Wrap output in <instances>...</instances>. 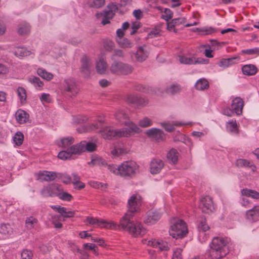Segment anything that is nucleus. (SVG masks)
<instances>
[{"instance_id": "e2e57ef3", "label": "nucleus", "mask_w": 259, "mask_h": 259, "mask_svg": "<svg viewBox=\"0 0 259 259\" xmlns=\"http://www.w3.org/2000/svg\"><path fill=\"white\" fill-rule=\"evenodd\" d=\"M172 23H174L176 26H179L181 24H184L186 22V19L185 17H181L175 18L172 20Z\"/></svg>"}, {"instance_id": "7c9ffc66", "label": "nucleus", "mask_w": 259, "mask_h": 259, "mask_svg": "<svg viewBox=\"0 0 259 259\" xmlns=\"http://www.w3.org/2000/svg\"><path fill=\"white\" fill-rule=\"evenodd\" d=\"M89 164L92 166H106L107 168L108 165L105 159L98 156H92V160L89 162Z\"/></svg>"}, {"instance_id": "e433bc0d", "label": "nucleus", "mask_w": 259, "mask_h": 259, "mask_svg": "<svg viewBox=\"0 0 259 259\" xmlns=\"http://www.w3.org/2000/svg\"><path fill=\"white\" fill-rule=\"evenodd\" d=\"M37 73L41 78L48 81L51 80L54 77V75L52 73L47 71L42 68H38L37 70Z\"/></svg>"}, {"instance_id": "5701e85b", "label": "nucleus", "mask_w": 259, "mask_h": 259, "mask_svg": "<svg viewBox=\"0 0 259 259\" xmlns=\"http://www.w3.org/2000/svg\"><path fill=\"white\" fill-rule=\"evenodd\" d=\"M64 83V91L70 93L71 94L70 96H73L77 94V89L74 79L72 78L65 79Z\"/></svg>"}, {"instance_id": "c03bdc74", "label": "nucleus", "mask_w": 259, "mask_h": 259, "mask_svg": "<svg viewBox=\"0 0 259 259\" xmlns=\"http://www.w3.org/2000/svg\"><path fill=\"white\" fill-rule=\"evenodd\" d=\"M38 223V220L33 217H30L26 219L25 224L28 229L33 228Z\"/></svg>"}, {"instance_id": "4be33fe9", "label": "nucleus", "mask_w": 259, "mask_h": 259, "mask_svg": "<svg viewBox=\"0 0 259 259\" xmlns=\"http://www.w3.org/2000/svg\"><path fill=\"white\" fill-rule=\"evenodd\" d=\"M164 166L163 161L158 158L153 159L150 163V170L152 174L159 173L162 169Z\"/></svg>"}, {"instance_id": "4d7b16f0", "label": "nucleus", "mask_w": 259, "mask_h": 259, "mask_svg": "<svg viewBox=\"0 0 259 259\" xmlns=\"http://www.w3.org/2000/svg\"><path fill=\"white\" fill-rule=\"evenodd\" d=\"M164 15H162L161 18L168 22L173 17V12L168 8H165L164 11Z\"/></svg>"}, {"instance_id": "6ab92c4d", "label": "nucleus", "mask_w": 259, "mask_h": 259, "mask_svg": "<svg viewBox=\"0 0 259 259\" xmlns=\"http://www.w3.org/2000/svg\"><path fill=\"white\" fill-rule=\"evenodd\" d=\"M80 71L84 73L85 76H88L90 73V68L92 65L91 58L86 55H83L80 59Z\"/></svg>"}, {"instance_id": "f704fd0d", "label": "nucleus", "mask_w": 259, "mask_h": 259, "mask_svg": "<svg viewBox=\"0 0 259 259\" xmlns=\"http://www.w3.org/2000/svg\"><path fill=\"white\" fill-rule=\"evenodd\" d=\"M179 153L175 149H171L167 154V158L169 162L171 163H175L178 160Z\"/></svg>"}, {"instance_id": "0e129e2a", "label": "nucleus", "mask_w": 259, "mask_h": 259, "mask_svg": "<svg viewBox=\"0 0 259 259\" xmlns=\"http://www.w3.org/2000/svg\"><path fill=\"white\" fill-rule=\"evenodd\" d=\"M182 249L181 248H177L174 250L172 259H182Z\"/></svg>"}, {"instance_id": "6e6d98bb", "label": "nucleus", "mask_w": 259, "mask_h": 259, "mask_svg": "<svg viewBox=\"0 0 259 259\" xmlns=\"http://www.w3.org/2000/svg\"><path fill=\"white\" fill-rule=\"evenodd\" d=\"M58 178L65 184H69L71 182V177L66 174H58Z\"/></svg>"}, {"instance_id": "680f3d73", "label": "nucleus", "mask_w": 259, "mask_h": 259, "mask_svg": "<svg viewBox=\"0 0 259 259\" xmlns=\"http://www.w3.org/2000/svg\"><path fill=\"white\" fill-rule=\"evenodd\" d=\"M64 211V212H63V213L61 214V216L65 218H72L74 216L75 213L74 211L68 210L66 207H65V210Z\"/></svg>"}, {"instance_id": "a211bd4d", "label": "nucleus", "mask_w": 259, "mask_h": 259, "mask_svg": "<svg viewBox=\"0 0 259 259\" xmlns=\"http://www.w3.org/2000/svg\"><path fill=\"white\" fill-rule=\"evenodd\" d=\"M126 101L137 106H144L148 104V100L138 95H130L126 98Z\"/></svg>"}, {"instance_id": "20e7f679", "label": "nucleus", "mask_w": 259, "mask_h": 259, "mask_svg": "<svg viewBox=\"0 0 259 259\" xmlns=\"http://www.w3.org/2000/svg\"><path fill=\"white\" fill-rule=\"evenodd\" d=\"M171 224L169 232L173 238H182L187 233V226L183 221L175 219Z\"/></svg>"}, {"instance_id": "ddd939ff", "label": "nucleus", "mask_w": 259, "mask_h": 259, "mask_svg": "<svg viewBox=\"0 0 259 259\" xmlns=\"http://www.w3.org/2000/svg\"><path fill=\"white\" fill-rule=\"evenodd\" d=\"M149 51L146 45L139 46L134 53L135 60L139 62H143L148 57Z\"/></svg>"}, {"instance_id": "de8ad7c7", "label": "nucleus", "mask_w": 259, "mask_h": 259, "mask_svg": "<svg viewBox=\"0 0 259 259\" xmlns=\"http://www.w3.org/2000/svg\"><path fill=\"white\" fill-rule=\"evenodd\" d=\"M57 196H58L60 199L67 201L71 200L72 198V196L70 194L63 192L62 189L60 187Z\"/></svg>"}, {"instance_id": "c756f323", "label": "nucleus", "mask_w": 259, "mask_h": 259, "mask_svg": "<svg viewBox=\"0 0 259 259\" xmlns=\"http://www.w3.org/2000/svg\"><path fill=\"white\" fill-rule=\"evenodd\" d=\"M239 60L238 57H232L228 59H222L218 63L220 67L223 68L228 67L236 63Z\"/></svg>"}, {"instance_id": "2eb2a0df", "label": "nucleus", "mask_w": 259, "mask_h": 259, "mask_svg": "<svg viewBox=\"0 0 259 259\" xmlns=\"http://www.w3.org/2000/svg\"><path fill=\"white\" fill-rule=\"evenodd\" d=\"M161 215L162 213L159 211L150 210L147 212L144 222L148 225L154 224L161 218Z\"/></svg>"}, {"instance_id": "864d4df0", "label": "nucleus", "mask_w": 259, "mask_h": 259, "mask_svg": "<svg viewBox=\"0 0 259 259\" xmlns=\"http://www.w3.org/2000/svg\"><path fill=\"white\" fill-rule=\"evenodd\" d=\"M236 165L238 166L251 167L253 164L251 162L243 159H238L236 161Z\"/></svg>"}, {"instance_id": "c85d7f7f", "label": "nucleus", "mask_w": 259, "mask_h": 259, "mask_svg": "<svg viewBox=\"0 0 259 259\" xmlns=\"http://www.w3.org/2000/svg\"><path fill=\"white\" fill-rule=\"evenodd\" d=\"M194 87L196 90L200 91H203L209 88V84L206 79L204 78H201L199 79L196 82Z\"/></svg>"}, {"instance_id": "4468645a", "label": "nucleus", "mask_w": 259, "mask_h": 259, "mask_svg": "<svg viewBox=\"0 0 259 259\" xmlns=\"http://www.w3.org/2000/svg\"><path fill=\"white\" fill-rule=\"evenodd\" d=\"M59 189L58 184H51L44 187L40 193L45 197L57 196Z\"/></svg>"}, {"instance_id": "c9c22d12", "label": "nucleus", "mask_w": 259, "mask_h": 259, "mask_svg": "<svg viewBox=\"0 0 259 259\" xmlns=\"http://www.w3.org/2000/svg\"><path fill=\"white\" fill-rule=\"evenodd\" d=\"M119 46L122 48H132L134 46V42L126 38H119L117 39Z\"/></svg>"}, {"instance_id": "f03ea898", "label": "nucleus", "mask_w": 259, "mask_h": 259, "mask_svg": "<svg viewBox=\"0 0 259 259\" xmlns=\"http://www.w3.org/2000/svg\"><path fill=\"white\" fill-rule=\"evenodd\" d=\"M139 166L134 161H123L118 165L109 164L108 169L117 176L124 178H132L138 171Z\"/></svg>"}, {"instance_id": "13d9d810", "label": "nucleus", "mask_w": 259, "mask_h": 259, "mask_svg": "<svg viewBox=\"0 0 259 259\" xmlns=\"http://www.w3.org/2000/svg\"><path fill=\"white\" fill-rule=\"evenodd\" d=\"M11 231V228L8 224H2L0 227V233L3 234H8Z\"/></svg>"}, {"instance_id": "79ce46f5", "label": "nucleus", "mask_w": 259, "mask_h": 259, "mask_svg": "<svg viewBox=\"0 0 259 259\" xmlns=\"http://www.w3.org/2000/svg\"><path fill=\"white\" fill-rule=\"evenodd\" d=\"M105 3V0H93L88 3L89 6L91 8L99 9L103 7Z\"/></svg>"}, {"instance_id": "2f4dec72", "label": "nucleus", "mask_w": 259, "mask_h": 259, "mask_svg": "<svg viewBox=\"0 0 259 259\" xmlns=\"http://www.w3.org/2000/svg\"><path fill=\"white\" fill-rule=\"evenodd\" d=\"M241 195L253 199H259V192L251 189L245 188L243 189L241 191Z\"/></svg>"}, {"instance_id": "72a5a7b5", "label": "nucleus", "mask_w": 259, "mask_h": 259, "mask_svg": "<svg viewBox=\"0 0 259 259\" xmlns=\"http://www.w3.org/2000/svg\"><path fill=\"white\" fill-rule=\"evenodd\" d=\"M67 149L71 155L72 154H80L81 152H83V148L81 142L77 144L71 145Z\"/></svg>"}, {"instance_id": "3c124183", "label": "nucleus", "mask_w": 259, "mask_h": 259, "mask_svg": "<svg viewBox=\"0 0 259 259\" xmlns=\"http://www.w3.org/2000/svg\"><path fill=\"white\" fill-rule=\"evenodd\" d=\"M139 124L143 127H147L153 124L152 120L148 117H144L139 121Z\"/></svg>"}, {"instance_id": "393cba45", "label": "nucleus", "mask_w": 259, "mask_h": 259, "mask_svg": "<svg viewBox=\"0 0 259 259\" xmlns=\"http://www.w3.org/2000/svg\"><path fill=\"white\" fill-rule=\"evenodd\" d=\"M246 219L250 222L259 221V206H254L252 209L246 211Z\"/></svg>"}, {"instance_id": "58836bf2", "label": "nucleus", "mask_w": 259, "mask_h": 259, "mask_svg": "<svg viewBox=\"0 0 259 259\" xmlns=\"http://www.w3.org/2000/svg\"><path fill=\"white\" fill-rule=\"evenodd\" d=\"M181 91V87L178 84H172L166 89V92L170 95L178 94Z\"/></svg>"}, {"instance_id": "412c9836", "label": "nucleus", "mask_w": 259, "mask_h": 259, "mask_svg": "<svg viewBox=\"0 0 259 259\" xmlns=\"http://www.w3.org/2000/svg\"><path fill=\"white\" fill-rule=\"evenodd\" d=\"M243 106L244 102L240 98L236 97L232 100L231 108L236 114L240 115L242 114Z\"/></svg>"}, {"instance_id": "7ed1b4c3", "label": "nucleus", "mask_w": 259, "mask_h": 259, "mask_svg": "<svg viewBox=\"0 0 259 259\" xmlns=\"http://www.w3.org/2000/svg\"><path fill=\"white\" fill-rule=\"evenodd\" d=\"M228 252L227 240L224 238L214 237L210 244L209 256L211 259H219Z\"/></svg>"}, {"instance_id": "a18cd8bd", "label": "nucleus", "mask_w": 259, "mask_h": 259, "mask_svg": "<svg viewBox=\"0 0 259 259\" xmlns=\"http://www.w3.org/2000/svg\"><path fill=\"white\" fill-rule=\"evenodd\" d=\"M23 140V134L20 132H17L13 137V141L17 146H20L22 145Z\"/></svg>"}, {"instance_id": "a878e982", "label": "nucleus", "mask_w": 259, "mask_h": 259, "mask_svg": "<svg viewBox=\"0 0 259 259\" xmlns=\"http://www.w3.org/2000/svg\"><path fill=\"white\" fill-rule=\"evenodd\" d=\"M160 124L166 131L168 132H171L175 130V126H179L186 125L187 124L179 121H172V122H163L160 123Z\"/></svg>"}, {"instance_id": "f3484780", "label": "nucleus", "mask_w": 259, "mask_h": 259, "mask_svg": "<svg viewBox=\"0 0 259 259\" xmlns=\"http://www.w3.org/2000/svg\"><path fill=\"white\" fill-rule=\"evenodd\" d=\"M200 206L202 212L208 213L214 209L212 199L209 196H205L201 198Z\"/></svg>"}, {"instance_id": "774afa93", "label": "nucleus", "mask_w": 259, "mask_h": 259, "mask_svg": "<svg viewBox=\"0 0 259 259\" xmlns=\"http://www.w3.org/2000/svg\"><path fill=\"white\" fill-rule=\"evenodd\" d=\"M90 185L92 187L96 188L99 189L100 188H106V184H102L101 183L96 182V181H93L90 182Z\"/></svg>"}, {"instance_id": "49530a36", "label": "nucleus", "mask_w": 259, "mask_h": 259, "mask_svg": "<svg viewBox=\"0 0 259 259\" xmlns=\"http://www.w3.org/2000/svg\"><path fill=\"white\" fill-rule=\"evenodd\" d=\"M17 95L22 103H23L26 100V93L24 88L22 87H18L17 90Z\"/></svg>"}, {"instance_id": "603ef678", "label": "nucleus", "mask_w": 259, "mask_h": 259, "mask_svg": "<svg viewBox=\"0 0 259 259\" xmlns=\"http://www.w3.org/2000/svg\"><path fill=\"white\" fill-rule=\"evenodd\" d=\"M160 29L158 27H156L153 29L147 35V38H152L156 37L160 35Z\"/></svg>"}, {"instance_id": "473e14b6", "label": "nucleus", "mask_w": 259, "mask_h": 259, "mask_svg": "<svg viewBox=\"0 0 259 259\" xmlns=\"http://www.w3.org/2000/svg\"><path fill=\"white\" fill-rule=\"evenodd\" d=\"M242 72L247 75H253L256 72L257 69L256 66L252 64L244 65L242 68Z\"/></svg>"}, {"instance_id": "aec40b11", "label": "nucleus", "mask_w": 259, "mask_h": 259, "mask_svg": "<svg viewBox=\"0 0 259 259\" xmlns=\"http://www.w3.org/2000/svg\"><path fill=\"white\" fill-rule=\"evenodd\" d=\"M104 125V120L100 119L97 121L94 122L93 123L89 124L86 126H84L82 127L81 130L79 132H90L92 131H95L97 130H102L103 126Z\"/></svg>"}, {"instance_id": "ea45409f", "label": "nucleus", "mask_w": 259, "mask_h": 259, "mask_svg": "<svg viewBox=\"0 0 259 259\" xmlns=\"http://www.w3.org/2000/svg\"><path fill=\"white\" fill-rule=\"evenodd\" d=\"M227 128L232 134H237L238 133V128L236 120H231L227 122Z\"/></svg>"}, {"instance_id": "9b49d317", "label": "nucleus", "mask_w": 259, "mask_h": 259, "mask_svg": "<svg viewBox=\"0 0 259 259\" xmlns=\"http://www.w3.org/2000/svg\"><path fill=\"white\" fill-rule=\"evenodd\" d=\"M179 60L181 64L186 65H193L197 64H207L208 60H205L201 58H196L194 57H188L186 56H179Z\"/></svg>"}, {"instance_id": "69168bd1", "label": "nucleus", "mask_w": 259, "mask_h": 259, "mask_svg": "<svg viewBox=\"0 0 259 259\" xmlns=\"http://www.w3.org/2000/svg\"><path fill=\"white\" fill-rule=\"evenodd\" d=\"M42 103H50L51 101L50 95L49 94L43 93L40 97Z\"/></svg>"}, {"instance_id": "1a4fd4ad", "label": "nucleus", "mask_w": 259, "mask_h": 259, "mask_svg": "<svg viewBox=\"0 0 259 259\" xmlns=\"http://www.w3.org/2000/svg\"><path fill=\"white\" fill-rule=\"evenodd\" d=\"M120 129L114 130L110 126L104 125L102 130H99L98 133L101 135V136L105 140H110L113 137H122L120 136Z\"/></svg>"}, {"instance_id": "bf43d9fd", "label": "nucleus", "mask_w": 259, "mask_h": 259, "mask_svg": "<svg viewBox=\"0 0 259 259\" xmlns=\"http://www.w3.org/2000/svg\"><path fill=\"white\" fill-rule=\"evenodd\" d=\"M33 253L31 251L28 249H24L21 253L20 259H32Z\"/></svg>"}, {"instance_id": "9d476101", "label": "nucleus", "mask_w": 259, "mask_h": 259, "mask_svg": "<svg viewBox=\"0 0 259 259\" xmlns=\"http://www.w3.org/2000/svg\"><path fill=\"white\" fill-rule=\"evenodd\" d=\"M142 243L149 246L158 248L160 251H166L169 249L170 245L163 240H156L155 239H143Z\"/></svg>"}, {"instance_id": "f257e3e1", "label": "nucleus", "mask_w": 259, "mask_h": 259, "mask_svg": "<svg viewBox=\"0 0 259 259\" xmlns=\"http://www.w3.org/2000/svg\"><path fill=\"white\" fill-rule=\"evenodd\" d=\"M127 205L128 210L121 218L119 226L136 237L144 235L146 233V229L142 224L138 222L135 223L133 220L134 213L138 211L141 205V196L137 194H133L129 198Z\"/></svg>"}, {"instance_id": "a19ab883", "label": "nucleus", "mask_w": 259, "mask_h": 259, "mask_svg": "<svg viewBox=\"0 0 259 259\" xmlns=\"http://www.w3.org/2000/svg\"><path fill=\"white\" fill-rule=\"evenodd\" d=\"M18 32L20 35L28 34L30 31V27L28 24L24 23L20 25L18 27Z\"/></svg>"}, {"instance_id": "dca6fc26", "label": "nucleus", "mask_w": 259, "mask_h": 259, "mask_svg": "<svg viewBox=\"0 0 259 259\" xmlns=\"http://www.w3.org/2000/svg\"><path fill=\"white\" fill-rule=\"evenodd\" d=\"M146 134L149 137L154 139L158 142L162 141L165 139L163 132L158 128H151L147 130Z\"/></svg>"}, {"instance_id": "423d86ee", "label": "nucleus", "mask_w": 259, "mask_h": 259, "mask_svg": "<svg viewBox=\"0 0 259 259\" xmlns=\"http://www.w3.org/2000/svg\"><path fill=\"white\" fill-rule=\"evenodd\" d=\"M107 8L108 10L97 13L96 14V17L98 19H102L101 23L103 25L110 23V20L113 18L115 12L117 10L116 5L113 4L108 5Z\"/></svg>"}, {"instance_id": "09e8293b", "label": "nucleus", "mask_w": 259, "mask_h": 259, "mask_svg": "<svg viewBox=\"0 0 259 259\" xmlns=\"http://www.w3.org/2000/svg\"><path fill=\"white\" fill-rule=\"evenodd\" d=\"M28 80L35 87H41L44 85L42 81L36 76H30L28 78Z\"/></svg>"}, {"instance_id": "cd10ccee", "label": "nucleus", "mask_w": 259, "mask_h": 259, "mask_svg": "<svg viewBox=\"0 0 259 259\" xmlns=\"http://www.w3.org/2000/svg\"><path fill=\"white\" fill-rule=\"evenodd\" d=\"M74 142V138L72 137L69 136L62 138L58 142L57 144L60 147L67 149L69 148Z\"/></svg>"}, {"instance_id": "8fccbe9b", "label": "nucleus", "mask_w": 259, "mask_h": 259, "mask_svg": "<svg viewBox=\"0 0 259 259\" xmlns=\"http://www.w3.org/2000/svg\"><path fill=\"white\" fill-rule=\"evenodd\" d=\"M198 228L199 231L206 232L209 229V227L206 223L205 219L202 218L199 222L198 226Z\"/></svg>"}, {"instance_id": "b1692460", "label": "nucleus", "mask_w": 259, "mask_h": 259, "mask_svg": "<svg viewBox=\"0 0 259 259\" xmlns=\"http://www.w3.org/2000/svg\"><path fill=\"white\" fill-rule=\"evenodd\" d=\"M96 69L98 74H105L108 72V64L105 59L101 57L96 63Z\"/></svg>"}, {"instance_id": "5fc2aeb1", "label": "nucleus", "mask_w": 259, "mask_h": 259, "mask_svg": "<svg viewBox=\"0 0 259 259\" xmlns=\"http://www.w3.org/2000/svg\"><path fill=\"white\" fill-rule=\"evenodd\" d=\"M71 156L68 149H67L66 150L60 152L58 155V158L62 160L69 159L71 157Z\"/></svg>"}, {"instance_id": "f8f14e48", "label": "nucleus", "mask_w": 259, "mask_h": 259, "mask_svg": "<svg viewBox=\"0 0 259 259\" xmlns=\"http://www.w3.org/2000/svg\"><path fill=\"white\" fill-rule=\"evenodd\" d=\"M37 180L40 182H50L58 178V174L55 171L42 170L35 174Z\"/></svg>"}, {"instance_id": "bb28decb", "label": "nucleus", "mask_w": 259, "mask_h": 259, "mask_svg": "<svg viewBox=\"0 0 259 259\" xmlns=\"http://www.w3.org/2000/svg\"><path fill=\"white\" fill-rule=\"evenodd\" d=\"M16 120L20 124L26 123L29 119V114L24 110L19 109L15 113Z\"/></svg>"}, {"instance_id": "052dcab7", "label": "nucleus", "mask_w": 259, "mask_h": 259, "mask_svg": "<svg viewBox=\"0 0 259 259\" xmlns=\"http://www.w3.org/2000/svg\"><path fill=\"white\" fill-rule=\"evenodd\" d=\"M242 53L248 55H258L259 48H254L249 49L243 50Z\"/></svg>"}, {"instance_id": "0eeeda50", "label": "nucleus", "mask_w": 259, "mask_h": 259, "mask_svg": "<svg viewBox=\"0 0 259 259\" xmlns=\"http://www.w3.org/2000/svg\"><path fill=\"white\" fill-rule=\"evenodd\" d=\"M133 70L131 65L117 61H114L110 68L111 73L117 75H127L131 73Z\"/></svg>"}, {"instance_id": "6e6552de", "label": "nucleus", "mask_w": 259, "mask_h": 259, "mask_svg": "<svg viewBox=\"0 0 259 259\" xmlns=\"http://www.w3.org/2000/svg\"><path fill=\"white\" fill-rule=\"evenodd\" d=\"M86 222L91 225H96L98 227L104 228L108 229H116L118 226L116 223L113 221L107 222L103 220H99L92 217H88L86 218Z\"/></svg>"}, {"instance_id": "338daca9", "label": "nucleus", "mask_w": 259, "mask_h": 259, "mask_svg": "<svg viewBox=\"0 0 259 259\" xmlns=\"http://www.w3.org/2000/svg\"><path fill=\"white\" fill-rule=\"evenodd\" d=\"M124 153V150L120 148H116L111 151V154L114 156H119Z\"/></svg>"}, {"instance_id": "37998d69", "label": "nucleus", "mask_w": 259, "mask_h": 259, "mask_svg": "<svg viewBox=\"0 0 259 259\" xmlns=\"http://www.w3.org/2000/svg\"><path fill=\"white\" fill-rule=\"evenodd\" d=\"M81 142L83 148V152L85 151L92 152L95 150L97 146L95 143L92 142L87 143L85 141H81Z\"/></svg>"}, {"instance_id": "4c0bfd02", "label": "nucleus", "mask_w": 259, "mask_h": 259, "mask_svg": "<svg viewBox=\"0 0 259 259\" xmlns=\"http://www.w3.org/2000/svg\"><path fill=\"white\" fill-rule=\"evenodd\" d=\"M14 54L18 57H25L30 54V52L23 47H17L14 51Z\"/></svg>"}, {"instance_id": "39448f33", "label": "nucleus", "mask_w": 259, "mask_h": 259, "mask_svg": "<svg viewBox=\"0 0 259 259\" xmlns=\"http://www.w3.org/2000/svg\"><path fill=\"white\" fill-rule=\"evenodd\" d=\"M123 119L119 116H116L117 119L121 122V123L125 124L127 127L120 129V136L122 137H126L131 136L135 133H139L141 132L140 128L134 122L128 120V115L123 114Z\"/></svg>"}]
</instances>
